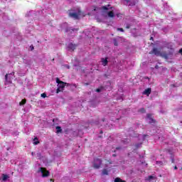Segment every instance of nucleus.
Instances as JSON below:
<instances>
[{
    "label": "nucleus",
    "mask_w": 182,
    "mask_h": 182,
    "mask_svg": "<svg viewBox=\"0 0 182 182\" xmlns=\"http://www.w3.org/2000/svg\"><path fill=\"white\" fill-rule=\"evenodd\" d=\"M149 55H155L156 56H161L164 58V59H168V56H173L172 52H168V53L166 52L161 53L160 50L157 48H154L152 50L149 52Z\"/></svg>",
    "instance_id": "obj_1"
},
{
    "label": "nucleus",
    "mask_w": 182,
    "mask_h": 182,
    "mask_svg": "<svg viewBox=\"0 0 182 182\" xmlns=\"http://www.w3.org/2000/svg\"><path fill=\"white\" fill-rule=\"evenodd\" d=\"M103 163V161L100 158H95L92 162L93 168L96 170H98V168H100L102 167V164Z\"/></svg>",
    "instance_id": "obj_2"
},
{
    "label": "nucleus",
    "mask_w": 182,
    "mask_h": 182,
    "mask_svg": "<svg viewBox=\"0 0 182 182\" xmlns=\"http://www.w3.org/2000/svg\"><path fill=\"white\" fill-rule=\"evenodd\" d=\"M56 83H58V87L60 88L61 90H63V88L65 86H70V84L64 82L63 81H61L59 77H56L55 79Z\"/></svg>",
    "instance_id": "obj_3"
},
{
    "label": "nucleus",
    "mask_w": 182,
    "mask_h": 182,
    "mask_svg": "<svg viewBox=\"0 0 182 182\" xmlns=\"http://www.w3.org/2000/svg\"><path fill=\"white\" fill-rule=\"evenodd\" d=\"M69 16L74 19H79V16H85V14L79 10L77 13H70Z\"/></svg>",
    "instance_id": "obj_4"
},
{
    "label": "nucleus",
    "mask_w": 182,
    "mask_h": 182,
    "mask_svg": "<svg viewBox=\"0 0 182 182\" xmlns=\"http://www.w3.org/2000/svg\"><path fill=\"white\" fill-rule=\"evenodd\" d=\"M39 171L42 173V177H48L49 176V171L46 170V168H40Z\"/></svg>",
    "instance_id": "obj_5"
},
{
    "label": "nucleus",
    "mask_w": 182,
    "mask_h": 182,
    "mask_svg": "<svg viewBox=\"0 0 182 182\" xmlns=\"http://www.w3.org/2000/svg\"><path fill=\"white\" fill-rule=\"evenodd\" d=\"M12 79H14L13 77L9 76V74H6L5 75L6 85H11V83H12Z\"/></svg>",
    "instance_id": "obj_6"
},
{
    "label": "nucleus",
    "mask_w": 182,
    "mask_h": 182,
    "mask_svg": "<svg viewBox=\"0 0 182 182\" xmlns=\"http://www.w3.org/2000/svg\"><path fill=\"white\" fill-rule=\"evenodd\" d=\"M165 48L170 49L168 52H171L173 55V52H174V50L173 49V44L171 43H166L165 44Z\"/></svg>",
    "instance_id": "obj_7"
},
{
    "label": "nucleus",
    "mask_w": 182,
    "mask_h": 182,
    "mask_svg": "<svg viewBox=\"0 0 182 182\" xmlns=\"http://www.w3.org/2000/svg\"><path fill=\"white\" fill-rule=\"evenodd\" d=\"M68 50H72L73 52V50H75V49H76V44H73V43H69L68 46Z\"/></svg>",
    "instance_id": "obj_8"
},
{
    "label": "nucleus",
    "mask_w": 182,
    "mask_h": 182,
    "mask_svg": "<svg viewBox=\"0 0 182 182\" xmlns=\"http://www.w3.org/2000/svg\"><path fill=\"white\" fill-rule=\"evenodd\" d=\"M146 117L149 119V124H153V123H156V119L151 118V114H147Z\"/></svg>",
    "instance_id": "obj_9"
},
{
    "label": "nucleus",
    "mask_w": 182,
    "mask_h": 182,
    "mask_svg": "<svg viewBox=\"0 0 182 182\" xmlns=\"http://www.w3.org/2000/svg\"><path fill=\"white\" fill-rule=\"evenodd\" d=\"M113 7H110V5L108 4L107 6H103L101 7V9L103 11V12H106V11H109V9H112Z\"/></svg>",
    "instance_id": "obj_10"
},
{
    "label": "nucleus",
    "mask_w": 182,
    "mask_h": 182,
    "mask_svg": "<svg viewBox=\"0 0 182 182\" xmlns=\"http://www.w3.org/2000/svg\"><path fill=\"white\" fill-rule=\"evenodd\" d=\"M151 94V88H147L143 92V95H146V96H150Z\"/></svg>",
    "instance_id": "obj_11"
},
{
    "label": "nucleus",
    "mask_w": 182,
    "mask_h": 182,
    "mask_svg": "<svg viewBox=\"0 0 182 182\" xmlns=\"http://www.w3.org/2000/svg\"><path fill=\"white\" fill-rule=\"evenodd\" d=\"M107 16L109 18H114V12H113V11H109Z\"/></svg>",
    "instance_id": "obj_12"
},
{
    "label": "nucleus",
    "mask_w": 182,
    "mask_h": 182,
    "mask_svg": "<svg viewBox=\"0 0 182 182\" xmlns=\"http://www.w3.org/2000/svg\"><path fill=\"white\" fill-rule=\"evenodd\" d=\"M102 62L103 66H107V63H108L107 58H105V59L102 58Z\"/></svg>",
    "instance_id": "obj_13"
},
{
    "label": "nucleus",
    "mask_w": 182,
    "mask_h": 182,
    "mask_svg": "<svg viewBox=\"0 0 182 182\" xmlns=\"http://www.w3.org/2000/svg\"><path fill=\"white\" fill-rule=\"evenodd\" d=\"M7 178H9V176L5 174V173H3L2 174V180L3 181H6V179Z\"/></svg>",
    "instance_id": "obj_14"
},
{
    "label": "nucleus",
    "mask_w": 182,
    "mask_h": 182,
    "mask_svg": "<svg viewBox=\"0 0 182 182\" xmlns=\"http://www.w3.org/2000/svg\"><path fill=\"white\" fill-rule=\"evenodd\" d=\"M23 105H26V99H23L21 102H19L20 106H23Z\"/></svg>",
    "instance_id": "obj_15"
},
{
    "label": "nucleus",
    "mask_w": 182,
    "mask_h": 182,
    "mask_svg": "<svg viewBox=\"0 0 182 182\" xmlns=\"http://www.w3.org/2000/svg\"><path fill=\"white\" fill-rule=\"evenodd\" d=\"M102 174H103V176H109V171H107V169H106V168L103 169Z\"/></svg>",
    "instance_id": "obj_16"
},
{
    "label": "nucleus",
    "mask_w": 182,
    "mask_h": 182,
    "mask_svg": "<svg viewBox=\"0 0 182 182\" xmlns=\"http://www.w3.org/2000/svg\"><path fill=\"white\" fill-rule=\"evenodd\" d=\"M114 182H126V181L122 180V179L120 178H116L114 179Z\"/></svg>",
    "instance_id": "obj_17"
},
{
    "label": "nucleus",
    "mask_w": 182,
    "mask_h": 182,
    "mask_svg": "<svg viewBox=\"0 0 182 182\" xmlns=\"http://www.w3.org/2000/svg\"><path fill=\"white\" fill-rule=\"evenodd\" d=\"M56 130H57V133H62V127H60V126H58L55 127Z\"/></svg>",
    "instance_id": "obj_18"
},
{
    "label": "nucleus",
    "mask_w": 182,
    "mask_h": 182,
    "mask_svg": "<svg viewBox=\"0 0 182 182\" xmlns=\"http://www.w3.org/2000/svg\"><path fill=\"white\" fill-rule=\"evenodd\" d=\"M33 144H35V145L39 144V139H38V137L34 138Z\"/></svg>",
    "instance_id": "obj_19"
},
{
    "label": "nucleus",
    "mask_w": 182,
    "mask_h": 182,
    "mask_svg": "<svg viewBox=\"0 0 182 182\" xmlns=\"http://www.w3.org/2000/svg\"><path fill=\"white\" fill-rule=\"evenodd\" d=\"M114 46H119V42L116 38L114 39Z\"/></svg>",
    "instance_id": "obj_20"
},
{
    "label": "nucleus",
    "mask_w": 182,
    "mask_h": 182,
    "mask_svg": "<svg viewBox=\"0 0 182 182\" xmlns=\"http://www.w3.org/2000/svg\"><path fill=\"white\" fill-rule=\"evenodd\" d=\"M139 112H141V113H146V109L144 108H141Z\"/></svg>",
    "instance_id": "obj_21"
},
{
    "label": "nucleus",
    "mask_w": 182,
    "mask_h": 182,
    "mask_svg": "<svg viewBox=\"0 0 182 182\" xmlns=\"http://www.w3.org/2000/svg\"><path fill=\"white\" fill-rule=\"evenodd\" d=\"M141 146V143H140V144H135L136 149H139Z\"/></svg>",
    "instance_id": "obj_22"
},
{
    "label": "nucleus",
    "mask_w": 182,
    "mask_h": 182,
    "mask_svg": "<svg viewBox=\"0 0 182 182\" xmlns=\"http://www.w3.org/2000/svg\"><path fill=\"white\" fill-rule=\"evenodd\" d=\"M117 31H119L120 32H124V29H123V28H117Z\"/></svg>",
    "instance_id": "obj_23"
},
{
    "label": "nucleus",
    "mask_w": 182,
    "mask_h": 182,
    "mask_svg": "<svg viewBox=\"0 0 182 182\" xmlns=\"http://www.w3.org/2000/svg\"><path fill=\"white\" fill-rule=\"evenodd\" d=\"M62 88H59V87L57 88L56 93H59L60 92H62Z\"/></svg>",
    "instance_id": "obj_24"
},
{
    "label": "nucleus",
    "mask_w": 182,
    "mask_h": 182,
    "mask_svg": "<svg viewBox=\"0 0 182 182\" xmlns=\"http://www.w3.org/2000/svg\"><path fill=\"white\" fill-rule=\"evenodd\" d=\"M156 164L159 166H163V161H156Z\"/></svg>",
    "instance_id": "obj_25"
},
{
    "label": "nucleus",
    "mask_w": 182,
    "mask_h": 182,
    "mask_svg": "<svg viewBox=\"0 0 182 182\" xmlns=\"http://www.w3.org/2000/svg\"><path fill=\"white\" fill-rule=\"evenodd\" d=\"M95 91H96L97 93H100V92H102V89L97 88V89H96Z\"/></svg>",
    "instance_id": "obj_26"
},
{
    "label": "nucleus",
    "mask_w": 182,
    "mask_h": 182,
    "mask_svg": "<svg viewBox=\"0 0 182 182\" xmlns=\"http://www.w3.org/2000/svg\"><path fill=\"white\" fill-rule=\"evenodd\" d=\"M9 76H15V72H12L10 74H8Z\"/></svg>",
    "instance_id": "obj_27"
},
{
    "label": "nucleus",
    "mask_w": 182,
    "mask_h": 182,
    "mask_svg": "<svg viewBox=\"0 0 182 182\" xmlns=\"http://www.w3.org/2000/svg\"><path fill=\"white\" fill-rule=\"evenodd\" d=\"M171 163H174V156H171Z\"/></svg>",
    "instance_id": "obj_28"
},
{
    "label": "nucleus",
    "mask_w": 182,
    "mask_h": 182,
    "mask_svg": "<svg viewBox=\"0 0 182 182\" xmlns=\"http://www.w3.org/2000/svg\"><path fill=\"white\" fill-rule=\"evenodd\" d=\"M41 97H43L45 99V97H46V93H43L41 94Z\"/></svg>",
    "instance_id": "obj_29"
},
{
    "label": "nucleus",
    "mask_w": 182,
    "mask_h": 182,
    "mask_svg": "<svg viewBox=\"0 0 182 182\" xmlns=\"http://www.w3.org/2000/svg\"><path fill=\"white\" fill-rule=\"evenodd\" d=\"M149 180H153V178H154V177L153 176H149L148 177Z\"/></svg>",
    "instance_id": "obj_30"
},
{
    "label": "nucleus",
    "mask_w": 182,
    "mask_h": 182,
    "mask_svg": "<svg viewBox=\"0 0 182 182\" xmlns=\"http://www.w3.org/2000/svg\"><path fill=\"white\" fill-rule=\"evenodd\" d=\"M84 85H85V86H89V85H90V83H89V82H85Z\"/></svg>",
    "instance_id": "obj_31"
},
{
    "label": "nucleus",
    "mask_w": 182,
    "mask_h": 182,
    "mask_svg": "<svg viewBox=\"0 0 182 182\" xmlns=\"http://www.w3.org/2000/svg\"><path fill=\"white\" fill-rule=\"evenodd\" d=\"M107 162L109 163V164H113V161L108 160Z\"/></svg>",
    "instance_id": "obj_32"
},
{
    "label": "nucleus",
    "mask_w": 182,
    "mask_h": 182,
    "mask_svg": "<svg viewBox=\"0 0 182 182\" xmlns=\"http://www.w3.org/2000/svg\"><path fill=\"white\" fill-rule=\"evenodd\" d=\"M126 29H130V25H127V26H126Z\"/></svg>",
    "instance_id": "obj_33"
},
{
    "label": "nucleus",
    "mask_w": 182,
    "mask_h": 182,
    "mask_svg": "<svg viewBox=\"0 0 182 182\" xmlns=\"http://www.w3.org/2000/svg\"><path fill=\"white\" fill-rule=\"evenodd\" d=\"M124 1H126V2H127V4H126V5H128V4H129V2H130V0H124Z\"/></svg>",
    "instance_id": "obj_34"
},
{
    "label": "nucleus",
    "mask_w": 182,
    "mask_h": 182,
    "mask_svg": "<svg viewBox=\"0 0 182 182\" xmlns=\"http://www.w3.org/2000/svg\"><path fill=\"white\" fill-rule=\"evenodd\" d=\"M121 149H122V147L118 146V147L116 148V150H120Z\"/></svg>",
    "instance_id": "obj_35"
},
{
    "label": "nucleus",
    "mask_w": 182,
    "mask_h": 182,
    "mask_svg": "<svg viewBox=\"0 0 182 182\" xmlns=\"http://www.w3.org/2000/svg\"><path fill=\"white\" fill-rule=\"evenodd\" d=\"M179 53H181V54L182 55V48H181V49L179 50Z\"/></svg>",
    "instance_id": "obj_36"
},
{
    "label": "nucleus",
    "mask_w": 182,
    "mask_h": 182,
    "mask_svg": "<svg viewBox=\"0 0 182 182\" xmlns=\"http://www.w3.org/2000/svg\"><path fill=\"white\" fill-rule=\"evenodd\" d=\"M117 154H112V157H117Z\"/></svg>",
    "instance_id": "obj_37"
},
{
    "label": "nucleus",
    "mask_w": 182,
    "mask_h": 182,
    "mask_svg": "<svg viewBox=\"0 0 182 182\" xmlns=\"http://www.w3.org/2000/svg\"><path fill=\"white\" fill-rule=\"evenodd\" d=\"M150 41H154V39L153 38V37L150 38Z\"/></svg>",
    "instance_id": "obj_38"
},
{
    "label": "nucleus",
    "mask_w": 182,
    "mask_h": 182,
    "mask_svg": "<svg viewBox=\"0 0 182 182\" xmlns=\"http://www.w3.org/2000/svg\"><path fill=\"white\" fill-rule=\"evenodd\" d=\"M155 69H159V65H156Z\"/></svg>",
    "instance_id": "obj_39"
},
{
    "label": "nucleus",
    "mask_w": 182,
    "mask_h": 182,
    "mask_svg": "<svg viewBox=\"0 0 182 182\" xmlns=\"http://www.w3.org/2000/svg\"><path fill=\"white\" fill-rule=\"evenodd\" d=\"M177 168H177V166H174V170H177Z\"/></svg>",
    "instance_id": "obj_40"
},
{
    "label": "nucleus",
    "mask_w": 182,
    "mask_h": 182,
    "mask_svg": "<svg viewBox=\"0 0 182 182\" xmlns=\"http://www.w3.org/2000/svg\"><path fill=\"white\" fill-rule=\"evenodd\" d=\"M31 50H33L34 49L33 46H31Z\"/></svg>",
    "instance_id": "obj_41"
},
{
    "label": "nucleus",
    "mask_w": 182,
    "mask_h": 182,
    "mask_svg": "<svg viewBox=\"0 0 182 182\" xmlns=\"http://www.w3.org/2000/svg\"><path fill=\"white\" fill-rule=\"evenodd\" d=\"M100 134H103V131L100 132Z\"/></svg>",
    "instance_id": "obj_42"
},
{
    "label": "nucleus",
    "mask_w": 182,
    "mask_h": 182,
    "mask_svg": "<svg viewBox=\"0 0 182 182\" xmlns=\"http://www.w3.org/2000/svg\"><path fill=\"white\" fill-rule=\"evenodd\" d=\"M50 181L55 182V180L54 179H50Z\"/></svg>",
    "instance_id": "obj_43"
},
{
    "label": "nucleus",
    "mask_w": 182,
    "mask_h": 182,
    "mask_svg": "<svg viewBox=\"0 0 182 182\" xmlns=\"http://www.w3.org/2000/svg\"><path fill=\"white\" fill-rule=\"evenodd\" d=\"M38 157H41V154H38Z\"/></svg>",
    "instance_id": "obj_44"
},
{
    "label": "nucleus",
    "mask_w": 182,
    "mask_h": 182,
    "mask_svg": "<svg viewBox=\"0 0 182 182\" xmlns=\"http://www.w3.org/2000/svg\"><path fill=\"white\" fill-rule=\"evenodd\" d=\"M72 31H77L76 29H75V28H73V29H72Z\"/></svg>",
    "instance_id": "obj_45"
},
{
    "label": "nucleus",
    "mask_w": 182,
    "mask_h": 182,
    "mask_svg": "<svg viewBox=\"0 0 182 182\" xmlns=\"http://www.w3.org/2000/svg\"><path fill=\"white\" fill-rule=\"evenodd\" d=\"M75 87H76V84H74Z\"/></svg>",
    "instance_id": "obj_46"
},
{
    "label": "nucleus",
    "mask_w": 182,
    "mask_h": 182,
    "mask_svg": "<svg viewBox=\"0 0 182 182\" xmlns=\"http://www.w3.org/2000/svg\"><path fill=\"white\" fill-rule=\"evenodd\" d=\"M31 154L33 156V152H32Z\"/></svg>",
    "instance_id": "obj_47"
}]
</instances>
